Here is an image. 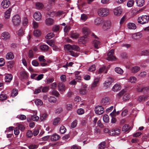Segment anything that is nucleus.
Wrapping results in <instances>:
<instances>
[{"label": "nucleus", "instance_id": "obj_1", "mask_svg": "<svg viewBox=\"0 0 149 149\" xmlns=\"http://www.w3.org/2000/svg\"><path fill=\"white\" fill-rule=\"evenodd\" d=\"M97 14L100 17L106 16L109 14V10L106 8H101L98 9Z\"/></svg>", "mask_w": 149, "mask_h": 149}, {"label": "nucleus", "instance_id": "obj_2", "mask_svg": "<svg viewBox=\"0 0 149 149\" xmlns=\"http://www.w3.org/2000/svg\"><path fill=\"white\" fill-rule=\"evenodd\" d=\"M149 21V16L147 15H142L138 18V22L142 24L146 23Z\"/></svg>", "mask_w": 149, "mask_h": 149}, {"label": "nucleus", "instance_id": "obj_3", "mask_svg": "<svg viewBox=\"0 0 149 149\" xmlns=\"http://www.w3.org/2000/svg\"><path fill=\"white\" fill-rule=\"evenodd\" d=\"M12 22L14 25L17 26L19 25L21 22V18L18 15H14L12 18Z\"/></svg>", "mask_w": 149, "mask_h": 149}, {"label": "nucleus", "instance_id": "obj_4", "mask_svg": "<svg viewBox=\"0 0 149 149\" xmlns=\"http://www.w3.org/2000/svg\"><path fill=\"white\" fill-rule=\"evenodd\" d=\"M63 12L61 11H59L56 12L53 11L52 10H48L47 14L51 16H53L56 15V16H60L63 14Z\"/></svg>", "mask_w": 149, "mask_h": 149}, {"label": "nucleus", "instance_id": "obj_5", "mask_svg": "<svg viewBox=\"0 0 149 149\" xmlns=\"http://www.w3.org/2000/svg\"><path fill=\"white\" fill-rule=\"evenodd\" d=\"M95 111L96 114L101 115L104 113V108L101 106H97L95 107Z\"/></svg>", "mask_w": 149, "mask_h": 149}, {"label": "nucleus", "instance_id": "obj_6", "mask_svg": "<svg viewBox=\"0 0 149 149\" xmlns=\"http://www.w3.org/2000/svg\"><path fill=\"white\" fill-rule=\"evenodd\" d=\"M114 53V49H112L107 54L108 57L107 59L109 61L115 60L116 58L113 56Z\"/></svg>", "mask_w": 149, "mask_h": 149}, {"label": "nucleus", "instance_id": "obj_7", "mask_svg": "<svg viewBox=\"0 0 149 149\" xmlns=\"http://www.w3.org/2000/svg\"><path fill=\"white\" fill-rule=\"evenodd\" d=\"M114 79L111 77H109L107 78V80L104 83V86L108 88L110 86L111 83L113 82Z\"/></svg>", "mask_w": 149, "mask_h": 149}, {"label": "nucleus", "instance_id": "obj_8", "mask_svg": "<svg viewBox=\"0 0 149 149\" xmlns=\"http://www.w3.org/2000/svg\"><path fill=\"white\" fill-rule=\"evenodd\" d=\"M10 3L9 0H3L1 2V6L3 8H6L9 7Z\"/></svg>", "mask_w": 149, "mask_h": 149}, {"label": "nucleus", "instance_id": "obj_9", "mask_svg": "<svg viewBox=\"0 0 149 149\" xmlns=\"http://www.w3.org/2000/svg\"><path fill=\"white\" fill-rule=\"evenodd\" d=\"M122 12V10L121 8L119 6L115 8L113 10L114 14L117 16H119L121 15Z\"/></svg>", "mask_w": 149, "mask_h": 149}, {"label": "nucleus", "instance_id": "obj_10", "mask_svg": "<svg viewBox=\"0 0 149 149\" xmlns=\"http://www.w3.org/2000/svg\"><path fill=\"white\" fill-rule=\"evenodd\" d=\"M111 23L110 21H107L105 22L103 24V28L105 30L109 29L111 27Z\"/></svg>", "mask_w": 149, "mask_h": 149}, {"label": "nucleus", "instance_id": "obj_11", "mask_svg": "<svg viewBox=\"0 0 149 149\" xmlns=\"http://www.w3.org/2000/svg\"><path fill=\"white\" fill-rule=\"evenodd\" d=\"M88 41V39L87 36L81 37L78 40L79 44H84L86 43Z\"/></svg>", "mask_w": 149, "mask_h": 149}, {"label": "nucleus", "instance_id": "obj_12", "mask_svg": "<svg viewBox=\"0 0 149 149\" xmlns=\"http://www.w3.org/2000/svg\"><path fill=\"white\" fill-rule=\"evenodd\" d=\"M1 37L2 39L7 40L10 38V35L8 32H4L1 33Z\"/></svg>", "mask_w": 149, "mask_h": 149}, {"label": "nucleus", "instance_id": "obj_13", "mask_svg": "<svg viewBox=\"0 0 149 149\" xmlns=\"http://www.w3.org/2000/svg\"><path fill=\"white\" fill-rule=\"evenodd\" d=\"M110 102V99L108 97H106L102 99L101 103L102 105H105L109 104Z\"/></svg>", "mask_w": 149, "mask_h": 149}, {"label": "nucleus", "instance_id": "obj_14", "mask_svg": "<svg viewBox=\"0 0 149 149\" xmlns=\"http://www.w3.org/2000/svg\"><path fill=\"white\" fill-rule=\"evenodd\" d=\"M138 91L139 92H143L144 94L148 93H149V86L139 88Z\"/></svg>", "mask_w": 149, "mask_h": 149}, {"label": "nucleus", "instance_id": "obj_15", "mask_svg": "<svg viewBox=\"0 0 149 149\" xmlns=\"http://www.w3.org/2000/svg\"><path fill=\"white\" fill-rule=\"evenodd\" d=\"M58 90L60 92H63L65 91V86L62 83H59L58 84Z\"/></svg>", "mask_w": 149, "mask_h": 149}, {"label": "nucleus", "instance_id": "obj_16", "mask_svg": "<svg viewBox=\"0 0 149 149\" xmlns=\"http://www.w3.org/2000/svg\"><path fill=\"white\" fill-rule=\"evenodd\" d=\"M33 17L37 21L40 20L42 18L41 13L39 12H35L33 14Z\"/></svg>", "mask_w": 149, "mask_h": 149}, {"label": "nucleus", "instance_id": "obj_17", "mask_svg": "<svg viewBox=\"0 0 149 149\" xmlns=\"http://www.w3.org/2000/svg\"><path fill=\"white\" fill-rule=\"evenodd\" d=\"M99 80L100 78L99 77H96L95 78L94 81L91 85V88L92 89H93L97 86Z\"/></svg>", "mask_w": 149, "mask_h": 149}, {"label": "nucleus", "instance_id": "obj_18", "mask_svg": "<svg viewBox=\"0 0 149 149\" xmlns=\"http://www.w3.org/2000/svg\"><path fill=\"white\" fill-rule=\"evenodd\" d=\"M110 133V134L111 135H118L120 134V130L118 128H116L114 130H111Z\"/></svg>", "mask_w": 149, "mask_h": 149}, {"label": "nucleus", "instance_id": "obj_19", "mask_svg": "<svg viewBox=\"0 0 149 149\" xmlns=\"http://www.w3.org/2000/svg\"><path fill=\"white\" fill-rule=\"evenodd\" d=\"M121 89L120 85L119 84H115L113 87L112 90L114 92H117L119 91Z\"/></svg>", "mask_w": 149, "mask_h": 149}, {"label": "nucleus", "instance_id": "obj_20", "mask_svg": "<svg viewBox=\"0 0 149 149\" xmlns=\"http://www.w3.org/2000/svg\"><path fill=\"white\" fill-rule=\"evenodd\" d=\"M54 22V19L51 18H48L45 20V24L47 26H50L52 25Z\"/></svg>", "mask_w": 149, "mask_h": 149}, {"label": "nucleus", "instance_id": "obj_21", "mask_svg": "<svg viewBox=\"0 0 149 149\" xmlns=\"http://www.w3.org/2000/svg\"><path fill=\"white\" fill-rule=\"evenodd\" d=\"M148 97V95L140 96L138 97L137 100L140 102L144 101L147 100Z\"/></svg>", "mask_w": 149, "mask_h": 149}, {"label": "nucleus", "instance_id": "obj_22", "mask_svg": "<svg viewBox=\"0 0 149 149\" xmlns=\"http://www.w3.org/2000/svg\"><path fill=\"white\" fill-rule=\"evenodd\" d=\"M142 36L141 33L138 32L133 34L132 35V38L134 39H137L140 38Z\"/></svg>", "mask_w": 149, "mask_h": 149}, {"label": "nucleus", "instance_id": "obj_23", "mask_svg": "<svg viewBox=\"0 0 149 149\" xmlns=\"http://www.w3.org/2000/svg\"><path fill=\"white\" fill-rule=\"evenodd\" d=\"M14 57V56L13 53L11 52H8L6 56V58L8 60L12 59Z\"/></svg>", "mask_w": 149, "mask_h": 149}, {"label": "nucleus", "instance_id": "obj_24", "mask_svg": "<svg viewBox=\"0 0 149 149\" xmlns=\"http://www.w3.org/2000/svg\"><path fill=\"white\" fill-rule=\"evenodd\" d=\"M128 29H135L136 28V26L135 24L133 23H129L127 24Z\"/></svg>", "mask_w": 149, "mask_h": 149}, {"label": "nucleus", "instance_id": "obj_25", "mask_svg": "<svg viewBox=\"0 0 149 149\" xmlns=\"http://www.w3.org/2000/svg\"><path fill=\"white\" fill-rule=\"evenodd\" d=\"M60 138L59 136L57 134L52 135L51 137V139L52 141H56L58 140Z\"/></svg>", "mask_w": 149, "mask_h": 149}, {"label": "nucleus", "instance_id": "obj_26", "mask_svg": "<svg viewBox=\"0 0 149 149\" xmlns=\"http://www.w3.org/2000/svg\"><path fill=\"white\" fill-rule=\"evenodd\" d=\"M44 6L42 3L38 2L35 3V8L37 9H41Z\"/></svg>", "mask_w": 149, "mask_h": 149}, {"label": "nucleus", "instance_id": "obj_27", "mask_svg": "<svg viewBox=\"0 0 149 149\" xmlns=\"http://www.w3.org/2000/svg\"><path fill=\"white\" fill-rule=\"evenodd\" d=\"M33 112L35 115L32 116L31 118L33 120L37 121L39 119V117L36 115L37 113V111H34Z\"/></svg>", "mask_w": 149, "mask_h": 149}, {"label": "nucleus", "instance_id": "obj_28", "mask_svg": "<svg viewBox=\"0 0 149 149\" xmlns=\"http://www.w3.org/2000/svg\"><path fill=\"white\" fill-rule=\"evenodd\" d=\"M136 3L137 6L141 7L144 5L145 1L144 0H136Z\"/></svg>", "mask_w": 149, "mask_h": 149}, {"label": "nucleus", "instance_id": "obj_29", "mask_svg": "<svg viewBox=\"0 0 149 149\" xmlns=\"http://www.w3.org/2000/svg\"><path fill=\"white\" fill-rule=\"evenodd\" d=\"M12 10V8H9L6 11L5 13L4 17L5 18H9L10 16V12Z\"/></svg>", "mask_w": 149, "mask_h": 149}, {"label": "nucleus", "instance_id": "obj_30", "mask_svg": "<svg viewBox=\"0 0 149 149\" xmlns=\"http://www.w3.org/2000/svg\"><path fill=\"white\" fill-rule=\"evenodd\" d=\"M137 81V79L134 76H131L128 79V81L132 83H135Z\"/></svg>", "mask_w": 149, "mask_h": 149}, {"label": "nucleus", "instance_id": "obj_31", "mask_svg": "<svg viewBox=\"0 0 149 149\" xmlns=\"http://www.w3.org/2000/svg\"><path fill=\"white\" fill-rule=\"evenodd\" d=\"M40 49L42 51L45 52L48 50V47L45 45H41L40 46Z\"/></svg>", "mask_w": 149, "mask_h": 149}, {"label": "nucleus", "instance_id": "obj_32", "mask_svg": "<svg viewBox=\"0 0 149 149\" xmlns=\"http://www.w3.org/2000/svg\"><path fill=\"white\" fill-rule=\"evenodd\" d=\"M115 71L117 73L120 74H123V70L119 67H116L115 68Z\"/></svg>", "mask_w": 149, "mask_h": 149}, {"label": "nucleus", "instance_id": "obj_33", "mask_svg": "<svg viewBox=\"0 0 149 149\" xmlns=\"http://www.w3.org/2000/svg\"><path fill=\"white\" fill-rule=\"evenodd\" d=\"M140 69V67L139 66H134L131 68V71L133 73H136L139 71Z\"/></svg>", "mask_w": 149, "mask_h": 149}, {"label": "nucleus", "instance_id": "obj_34", "mask_svg": "<svg viewBox=\"0 0 149 149\" xmlns=\"http://www.w3.org/2000/svg\"><path fill=\"white\" fill-rule=\"evenodd\" d=\"M13 78L12 75L10 74H8L5 77V81H9L11 80Z\"/></svg>", "mask_w": 149, "mask_h": 149}, {"label": "nucleus", "instance_id": "obj_35", "mask_svg": "<svg viewBox=\"0 0 149 149\" xmlns=\"http://www.w3.org/2000/svg\"><path fill=\"white\" fill-rule=\"evenodd\" d=\"M48 100L50 103H55L57 101L56 98L52 96H51L50 97H49L48 98Z\"/></svg>", "mask_w": 149, "mask_h": 149}, {"label": "nucleus", "instance_id": "obj_36", "mask_svg": "<svg viewBox=\"0 0 149 149\" xmlns=\"http://www.w3.org/2000/svg\"><path fill=\"white\" fill-rule=\"evenodd\" d=\"M87 91L86 88H81L79 90V93L82 95H85L86 94Z\"/></svg>", "mask_w": 149, "mask_h": 149}, {"label": "nucleus", "instance_id": "obj_37", "mask_svg": "<svg viewBox=\"0 0 149 149\" xmlns=\"http://www.w3.org/2000/svg\"><path fill=\"white\" fill-rule=\"evenodd\" d=\"M103 120L104 122L105 123H108L109 121V117L107 114H104L103 117Z\"/></svg>", "mask_w": 149, "mask_h": 149}, {"label": "nucleus", "instance_id": "obj_38", "mask_svg": "<svg viewBox=\"0 0 149 149\" xmlns=\"http://www.w3.org/2000/svg\"><path fill=\"white\" fill-rule=\"evenodd\" d=\"M93 43L95 48L97 49L99 47L100 45V42L99 41L95 40L93 41Z\"/></svg>", "mask_w": 149, "mask_h": 149}, {"label": "nucleus", "instance_id": "obj_39", "mask_svg": "<svg viewBox=\"0 0 149 149\" xmlns=\"http://www.w3.org/2000/svg\"><path fill=\"white\" fill-rule=\"evenodd\" d=\"M33 34L34 36L36 37H39L40 35L41 32L38 30H36L33 31Z\"/></svg>", "mask_w": 149, "mask_h": 149}, {"label": "nucleus", "instance_id": "obj_40", "mask_svg": "<svg viewBox=\"0 0 149 149\" xmlns=\"http://www.w3.org/2000/svg\"><path fill=\"white\" fill-rule=\"evenodd\" d=\"M72 45H71L70 44H67L65 45L64 48L65 50L71 51L72 50Z\"/></svg>", "mask_w": 149, "mask_h": 149}, {"label": "nucleus", "instance_id": "obj_41", "mask_svg": "<svg viewBox=\"0 0 149 149\" xmlns=\"http://www.w3.org/2000/svg\"><path fill=\"white\" fill-rule=\"evenodd\" d=\"M35 103L37 106H41L43 104V102L42 100L39 99H36L35 100Z\"/></svg>", "mask_w": 149, "mask_h": 149}, {"label": "nucleus", "instance_id": "obj_42", "mask_svg": "<svg viewBox=\"0 0 149 149\" xmlns=\"http://www.w3.org/2000/svg\"><path fill=\"white\" fill-rule=\"evenodd\" d=\"M102 22V21L100 18H99L96 19L94 21V23L95 25L99 26L100 25Z\"/></svg>", "mask_w": 149, "mask_h": 149}, {"label": "nucleus", "instance_id": "obj_43", "mask_svg": "<svg viewBox=\"0 0 149 149\" xmlns=\"http://www.w3.org/2000/svg\"><path fill=\"white\" fill-rule=\"evenodd\" d=\"M47 116V115L46 113H44L42 114L40 116V120L41 121H43L46 120Z\"/></svg>", "mask_w": 149, "mask_h": 149}, {"label": "nucleus", "instance_id": "obj_44", "mask_svg": "<svg viewBox=\"0 0 149 149\" xmlns=\"http://www.w3.org/2000/svg\"><path fill=\"white\" fill-rule=\"evenodd\" d=\"M72 50L77 52H79L80 51V48L77 45H73L72 46Z\"/></svg>", "mask_w": 149, "mask_h": 149}, {"label": "nucleus", "instance_id": "obj_45", "mask_svg": "<svg viewBox=\"0 0 149 149\" xmlns=\"http://www.w3.org/2000/svg\"><path fill=\"white\" fill-rule=\"evenodd\" d=\"M130 130V128L127 125H125L122 128L123 131L124 132L128 131Z\"/></svg>", "mask_w": 149, "mask_h": 149}, {"label": "nucleus", "instance_id": "obj_46", "mask_svg": "<svg viewBox=\"0 0 149 149\" xmlns=\"http://www.w3.org/2000/svg\"><path fill=\"white\" fill-rule=\"evenodd\" d=\"M61 119L59 118H54L53 121V125H57L60 121Z\"/></svg>", "mask_w": 149, "mask_h": 149}, {"label": "nucleus", "instance_id": "obj_47", "mask_svg": "<svg viewBox=\"0 0 149 149\" xmlns=\"http://www.w3.org/2000/svg\"><path fill=\"white\" fill-rule=\"evenodd\" d=\"M82 31L83 33L86 36H87L90 32L89 29L86 27H84Z\"/></svg>", "mask_w": 149, "mask_h": 149}, {"label": "nucleus", "instance_id": "obj_48", "mask_svg": "<svg viewBox=\"0 0 149 149\" xmlns=\"http://www.w3.org/2000/svg\"><path fill=\"white\" fill-rule=\"evenodd\" d=\"M149 54V50H146L142 51L140 53L141 56H146Z\"/></svg>", "mask_w": 149, "mask_h": 149}, {"label": "nucleus", "instance_id": "obj_49", "mask_svg": "<svg viewBox=\"0 0 149 149\" xmlns=\"http://www.w3.org/2000/svg\"><path fill=\"white\" fill-rule=\"evenodd\" d=\"M20 74L21 76L24 78H26L28 77L27 73L25 71H23L21 72H20Z\"/></svg>", "mask_w": 149, "mask_h": 149}, {"label": "nucleus", "instance_id": "obj_50", "mask_svg": "<svg viewBox=\"0 0 149 149\" xmlns=\"http://www.w3.org/2000/svg\"><path fill=\"white\" fill-rule=\"evenodd\" d=\"M134 3L133 0H129L127 3V6L128 7H131L133 5Z\"/></svg>", "mask_w": 149, "mask_h": 149}, {"label": "nucleus", "instance_id": "obj_51", "mask_svg": "<svg viewBox=\"0 0 149 149\" xmlns=\"http://www.w3.org/2000/svg\"><path fill=\"white\" fill-rule=\"evenodd\" d=\"M54 36V34L53 33H50L47 35L45 37V38L47 39H49L52 38Z\"/></svg>", "mask_w": 149, "mask_h": 149}, {"label": "nucleus", "instance_id": "obj_52", "mask_svg": "<svg viewBox=\"0 0 149 149\" xmlns=\"http://www.w3.org/2000/svg\"><path fill=\"white\" fill-rule=\"evenodd\" d=\"M60 131L62 134L65 133L66 132V129L65 127L63 126H61L60 128Z\"/></svg>", "mask_w": 149, "mask_h": 149}, {"label": "nucleus", "instance_id": "obj_53", "mask_svg": "<svg viewBox=\"0 0 149 149\" xmlns=\"http://www.w3.org/2000/svg\"><path fill=\"white\" fill-rule=\"evenodd\" d=\"M7 97V95L4 93H2L0 95V100H6Z\"/></svg>", "mask_w": 149, "mask_h": 149}, {"label": "nucleus", "instance_id": "obj_54", "mask_svg": "<svg viewBox=\"0 0 149 149\" xmlns=\"http://www.w3.org/2000/svg\"><path fill=\"white\" fill-rule=\"evenodd\" d=\"M105 142H101L99 145V149H104L105 148Z\"/></svg>", "mask_w": 149, "mask_h": 149}, {"label": "nucleus", "instance_id": "obj_55", "mask_svg": "<svg viewBox=\"0 0 149 149\" xmlns=\"http://www.w3.org/2000/svg\"><path fill=\"white\" fill-rule=\"evenodd\" d=\"M77 113L78 115H81L84 113V111L83 109L80 108L77 110Z\"/></svg>", "mask_w": 149, "mask_h": 149}, {"label": "nucleus", "instance_id": "obj_56", "mask_svg": "<svg viewBox=\"0 0 149 149\" xmlns=\"http://www.w3.org/2000/svg\"><path fill=\"white\" fill-rule=\"evenodd\" d=\"M88 16L85 14H83L81 15V19L83 21H85L88 19Z\"/></svg>", "mask_w": 149, "mask_h": 149}, {"label": "nucleus", "instance_id": "obj_57", "mask_svg": "<svg viewBox=\"0 0 149 149\" xmlns=\"http://www.w3.org/2000/svg\"><path fill=\"white\" fill-rule=\"evenodd\" d=\"M24 31L23 29H20L18 31L17 34L19 36H21L24 35Z\"/></svg>", "mask_w": 149, "mask_h": 149}, {"label": "nucleus", "instance_id": "obj_58", "mask_svg": "<svg viewBox=\"0 0 149 149\" xmlns=\"http://www.w3.org/2000/svg\"><path fill=\"white\" fill-rule=\"evenodd\" d=\"M130 96L128 94H126L124 95L123 97V99L124 101H126L130 99Z\"/></svg>", "mask_w": 149, "mask_h": 149}, {"label": "nucleus", "instance_id": "obj_59", "mask_svg": "<svg viewBox=\"0 0 149 149\" xmlns=\"http://www.w3.org/2000/svg\"><path fill=\"white\" fill-rule=\"evenodd\" d=\"M18 94V90L16 89H13L11 93V95L13 96H15Z\"/></svg>", "mask_w": 149, "mask_h": 149}, {"label": "nucleus", "instance_id": "obj_60", "mask_svg": "<svg viewBox=\"0 0 149 149\" xmlns=\"http://www.w3.org/2000/svg\"><path fill=\"white\" fill-rule=\"evenodd\" d=\"M17 124L18 129L21 131H22L25 129V127L23 125L19 123H17Z\"/></svg>", "mask_w": 149, "mask_h": 149}, {"label": "nucleus", "instance_id": "obj_61", "mask_svg": "<svg viewBox=\"0 0 149 149\" xmlns=\"http://www.w3.org/2000/svg\"><path fill=\"white\" fill-rule=\"evenodd\" d=\"M77 124V120H75L71 123V127L72 128H74L76 126Z\"/></svg>", "mask_w": 149, "mask_h": 149}, {"label": "nucleus", "instance_id": "obj_62", "mask_svg": "<svg viewBox=\"0 0 149 149\" xmlns=\"http://www.w3.org/2000/svg\"><path fill=\"white\" fill-rule=\"evenodd\" d=\"M14 64V62L13 61H10L8 62L7 64V66L8 68H11L13 67Z\"/></svg>", "mask_w": 149, "mask_h": 149}, {"label": "nucleus", "instance_id": "obj_63", "mask_svg": "<svg viewBox=\"0 0 149 149\" xmlns=\"http://www.w3.org/2000/svg\"><path fill=\"white\" fill-rule=\"evenodd\" d=\"M147 74V72L145 71H143L140 72L139 76L141 77H144Z\"/></svg>", "mask_w": 149, "mask_h": 149}, {"label": "nucleus", "instance_id": "obj_64", "mask_svg": "<svg viewBox=\"0 0 149 149\" xmlns=\"http://www.w3.org/2000/svg\"><path fill=\"white\" fill-rule=\"evenodd\" d=\"M139 11V10L136 8H134L132 10V13L134 15H135Z\"/></svg>", "mask_w": 149, "mask_h": 149}]
</instances>
